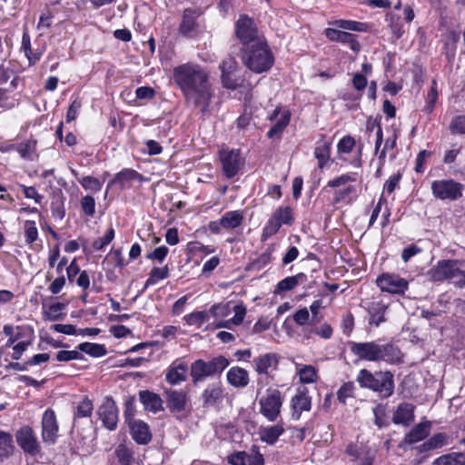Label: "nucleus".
I'll return each mask as SVG.
<instances>
[{
    "label": "nucleus",
    "instance_id": "f257e3e1",
    "mask_svg": "<svg viewBox=\"0 0 465 465\" xmlns=\"http://www.w3.org/2000/svg\"><path fill=\"white\" fill-rule=\"evenodd\" d=\"M173 79L185 99L203 114L208 113L215 96L209 71L196 63H184L173 69Z\"/></svg>",
    "mask_w": 465,
    "mask_h": 465
},
{
    "label": "nucleus",
    "instance_id": "f03ea898",
    "mask_svg": "<svg viewBox=\"0 0 465 465\" xmlns=\"http://www.w3.org/2000/svg\"><path fill=\"white\" fill-rule=\"evenodd\" d=\"M351 352L360 361L397 364L402 361V353L392 342H382L381 340L350 343Z\"/></svg>",
    "mask_w": 465,
    "mask_h": 465
},
{
    "label": "nucleus",
    "instance_id": "7ed1b4c3",
    "mask_svg": "<svg viewBox=\"0 0 465 465\" xmlns=\"http://www.w3.org/2000/svg\"><path fill=\"white\" fill-rule=\"evenodd\" d=\"M242 51L243 64L253 73L266 72L274 63V57L265 40L242 47Z\"/></svg>",
    "mask_w": 465,
    "mask_h": 465
},
{
    "label": "nucleus",
    "instance_id": "20e7f679",
    "mask_svg": "<svg viewBox=\"0 0 465 465\" xmlns=\"http://www.w3.org/2000/svg\"><path fill=\"white\" fill-rule=\"evenodd\" d=\"M356 381L361 388L371 390L379 393L383 398H388L394 391L393 374L391 371H375L361 369Z\"/></svg>",
    "mask_w": 465,
    "mask_h": 465
},
{
    "label": "nucleus",
    "instance_id": "39448f33",
    "mask_svg": "<svg viewBox=\"0 0 465 465\" xmlns=\"http://www.w3.org/2000/svg\"><path fill=\"white\" fill-rule=\"evenodd\" d=\"M229 364L230 361L223 355L214 357L209 361L197 360L191 365L190 374L193 382L196 384L203 381L207 377L220 374Z\"/></svg>",
    "mask_w": 465,
    "mask_h": 465
},
{
    "label": "nucleus",
    "instance_id": "423d86ee",
    "mask_svg": "<svg viewBox=\"0 0 465 465\" xmlns=\"http://www.w3.org/2000/svg\"><path fill=\"white\" fill-rule=\"evenodd\" d=\"M260 413L271 422L277 421L281 416L283 403L282 392L275 388H268L259 399Z\"/></svg>",
    "mask_w": 465,
    "mask_h": 465
},
{
    "label": "nucleus",
    "instance_id": "0eeeda50",
    "mask_svg": "<svg viewBox=\"0 0 465 465\" xmlns=\"http://www.w3.org/2000/svg\"><path fill=\"white\" fill-rule=\"evenodd\" d=\"M234 32L242 47L249 46L264 40L260 36L257 26L252 18L241 15L235 23Z\"/></svg>",
    "mask_w": 465,
    "mask_h": 465
},
{
    "label": "nucleus",
    "instance_id": "6e6552de",
    "mask_svg": "<svg viewBox=\"0 0 465 465\" xmlns=\"http://www.w3.org/2000/svg\"><path fill=\"white\" fill-rule=\"evenodd\" d=\"M166 406L171 413L174 414L176 419L185 420L191 410L188 408V399L185 391L180 390H165Z\"/></svg>",
    "mask_w": 465,
    "mask_h": 465
},
{
    "label": "nucleus",
    "instance_id": "1a4fd4ad",
    "mask_svg": "<svg viewBox=\"0 0 465 465\" xmlns=\"http://www.w3.org/2000/svg\"><path fill=\"white\" fill-rule=\"evenodd\" d=\"M463 189V184L453 179L436 180L431 183L432 194L440 200H458L462 196Z\"/></svg>",
    "mask_w": 465,
    "mask_h": 465
},
{
    "label": "nucleus",
    "instance_id": "9d476101",
    "mask_svg": "<svg viewBox=\"0 0 465 465\" xmlns=\"http://www.w3.org/2000/svg\"><path fill=\"white\" fill-rule=\"evenodd\" d=\"M292 212L289 206L277 208L262 229V239H267L276 234L282 225L292 224Z\"/></svg>",
    "mask_w": 465,
    "mask_h": 465
},
{
    "label": "nucleus",
    "instance_id": "9b49d317",
    "mask_svg": "<svg viewBox=\"0 0 465 465\" xmlns=\"http://www.w3.org/2000/svg\"><path fill=\"white\" fill-rule=\"evenodd\" d=\"M381 292L391 294H403L409 288V282L394 273H382L376 280Z\"/></svg>",
    "mask_w": 465,
    "mask_h": 465
},
{
    "label": "nucleus",
    "instance_id": "f8f14e48",
    "mask_svg": "<svg viewBox=\"0 0 465 465\" xmlns=\"http://www.w3.org/2000/svg\"><path fill=\"white\" fill-rule=\"evenodd\" d=\"M333 25L337 28H327L325 35L329 40L339 43L344 30L353 32H366L368 30L367 24L353 20H336Z\"/></svg>",
    "mask_w": 465,
    "mask_h": 465
},
{
    "label": "nucleus",
    "instance_id": "ddd939ff",
    "mask_svg": "<svg viewBox=\"0 0 465 465\" xmlns=\"http://www.w3.org/2000/svg\"><path fill=\"white\" fill-rule=\"evenodd\" d=\"M220 160L223 172L227 178L234 177L243 165V161L239 150H222L220 152Z\"/></svg>",
    "mask_w": 465,
    "mask_h": 465
},
{
    "label": "nucleus",
    "instance_id": "4468645a",
    "mask_svg": "<svg viewBox=\"0 0 465 465\" xmlns=\"http://www.w3.org/2000/svg\"><path fill=\"white\" fill-rule=\"evenodd\" d=\"M458 260H442L430 268L427 275L432 282L452 280L454 271H457Z\"/></svg>",
    "mask_w": 465,
    "mask_h": 465
},
{
    "label": "nucleus",
    "instance_id": "2eb2a0df",
    "mask_svg": "<svg viewBox=\"0 0 465 465\" xmlns=\"http://www.w3.org/2000/svg\"><path fill=\"white\" fill-rule=\"evenodd\" d=\"M98 415L104 425L110 430H114L117 427L118 422V408L115 401L106 397L98 408Z\"/></svg>",
    "mask_w": 465,
    "mask_h": 465
},
{
    "label": "nucleus",
    "instance_id": "dca6fc26",
    "mask_svg": "<svg viewBox=\"0 0 465 465\" xmlns=\"http://www.w3.org/2000/svg\"><path fill=\"white\" fill-rule=\"evenodd\" d=\"M15 437L17 444L25 452L29 453L31 455H35L39 452L40 445L31 427H22L16 432Z\"/></svg>",
    "mask_w": 465,
    "mask_h": 465
},
{
    "label": "nucleus",
    "instance_id": "f3484780",
    "mask_svg": "<svg viewBox=\"0 0 465 465\" xmlns=\"http://www.w3.org/2000/svg\"><path fill=\"white\" fill-rule=\"evenodd\" d=\"M58 436V423L54 411L47 409L42 417V438L49 444H54Z\"/></svg>",
    "mask_w": 465,
    "mask_h": 465
},
{
    "label": "nucleus",
    "instance_id": "a211bd4d",
    "mask_svg": "<svg viewBox=\"0 0 465 465\" xmlns=\"http://www.w3.org/2000/svg\"><path fill=\"white\" fill-rule=\"evenodd\" d=\"M200 13L192 8H186L183 13L181 24L179 25V33L187 38H193L199 32V24L197 18Z\"/></svg>",
    "mask_w": 465,
    "mask_h": 465
},
{
    "label": "nucleus",
    "instance_id": "6ab92c4d",
    "mask_svg": "<svg viewBox=\"0 0 465 465\" xmlns=\"http://www.w3.org/2000/svg\"><path fill=\"white\" fill-rule=\"evenodd\" d=\"M124 415L133 439L139 444L148 443L152 439L149 426L143 420H131L129 418V407H127V410L124 411Z\"/></svg>",
    "mask_w": 465,
    "mask_h": 465
},
{
    "label": "nucleus",
    "instance_id": "aec40b11",
    "mask_svg": "<svg viewBox=\"0 0 465 465\" xmlns=\"http://www.w3.org/2000/svg\"><path fill=\"white\" fill-rule=\"evenodd\" d=\"M254 370L258 374H269L277 369L279 356L276 353L269 352L261 354L253 360Z\"/></svg>",
    "mask_w": 465,
    "mask_h": 465
},
{
    "label": "nucleus",
    "instance_id": "412c9836",
    "mask_svg": "<svg viewBox=\"0 0 465 465\" xmlns=\"http://www.w3.org/2000/svg\"><path fill=\"white\" fill-rule=\"evenodd\" d=\"M187 364L183 360H175L168 368L165 379L172 384L176 385L186 381Z\"/></svg>",
    "mask_w": 465,
    "mask_h": 465
},
{
    "label": "nucleus",
    "instance_id": "4be33fe9",
    "mask_svg": "<svg viewBox=\"0 0 465 465\" xmlns=\"http://www.w3.org/2000/svg\"><path fill=\"white\" fill-rule=\"evenodd\" d=\"M388 305L381 301H372L368 302L366 311L369 314V324L378 327L386 321L384 315Z\"/></svg>",
    "mask_w": 465,
    "mask_h": 465
},
{
    "label": "nucleus",
    "instance_id": "5701e85b",
    "mask_svg": "<svg viewBox=\"0 0 465 465\" xmlns=\"http://www.w3.org/2000/svg\"><path fill=\"white\" fill-rule=\"evenodd\" d=\"M415 406L409 402H401L393 413L392 421L395 424L409 426L414 420Z\"/></svg>",
    "mask_w": 465,
    "mask_h": 465
},
{
    "label": "nucleus",
    "instance_id": "b1692460",
    "mask_svg": "<svg viewBox=\"0 0 465 465\" xmlns=\"http://www.w3.org/2000/svg\"><path fill=\"white\" fill-rule=\"evenodd\" d=\"M312 407V399L308 395L307 391H299L292 399V414L294 420H299L302 411H308Z\"/></svg>",
    "mask_w": 465,
    "mask_h": 465
},
{
    "label": "nucleus",
    "instance_id": "393cba45",
    "mask_svg": "<svg viewBox=\"0 0 465 465\" xmlns=\"http://www.w3.org/2000/svg\"><path fill=\"white\" fill-rule=\"evenodd\" d=\"M226 379L231 386L238 389L245 388L250 381L248 371L239 366L230 368Z\"/></svg>",
    "mask_w": 465,
    "mask_h": 465
},
{
    "label": "nucleus",
    "instance_id": "a878e982",
    "mask_svg": "<svg viewBox=\"0 0 465 465\" xmlns=\"http://www.w3.org/2000/svg\"><path fill=\"white\" fill-rule=\"evenodd\" d=\"M346 452L352 457L353 465H372L374 461V454L366 449H359L356 446L349 445Z\"/></svg>",
    "mask_w": 465,
    "mask_h": 465
},
{
    "label": "nucleus",
    "instance_id": "bb28decb",
    "mask_svg": "<svg viewBox=\"0 0 465 465\" xmlns=\"http://www.w3.org/2000/svg\"><path fill=\"white\" fill-rule=\"evenodd\" d=\"M140 401L144 409L153 413H156L163 410L162 398L150 391H141L139 392Z\"/></svg>",
    "mask_w": 465,
    "mask_h": 465
},
{
    "label": "nucleus",
    "instance_id": "cd10ccee",
    "mask_svg": "<svg viewBox=\"0 0 465 465\" xmlns=\"http://www.w3.org/2000/svg\"><path fill=\"white\" fill-rule=\"evenodd\" d=\"M431 422L422 421L415 425L405 436L404 441L408 444H413L424 440L430 430Z\"/></svg>",
    "mask_w": 465,
    "mask_h": 465
},
{
    "label": "nucleus",
    "instance_id": "c85d7f7f",
    "mask_svg": "<svg viewBox=\"0 0 465 465\" xmlns=\"http://www.w3.org/2000/svg\"><path fill=\"white\" fill-rule=\"evenodd\" d=\"M284 427L282 423L278 422L273 426L263 427L260 429L259 435L262 441L266 442L269 445L276 443L280 436L284 432Z\"/></svg>",
    "mask_w": 465,
    "mask_h": 465
},
{
    "label": "nucleus",
    "instance_id": "c756f323",
    "mask_svg": "<svg viewBox=\"0 0 465 465\" xmlns=\"http://www.w3.org/2000/svg\"><path fill=\"white\" fill-rule=\"evenodd\" d=\"M244 221V216L242 211H229L226 212L220 218V224L223 225L224 230H234L242 226Z\"/></svg>",
    "mask_w": 465,
    "mask_h": 465
},
{
    "label": "nucleus",
    "instance_id": "7c9ffc66",
    "mask_svg": "<svg viewBox=\"0 0 465 465\" xmlns=\"http://www.w3.org/2000/svg\"><path fill=\"white\" fill-rule=\"evenodd\" d=\"M331 146V143L324 139H321L316 143L314 156L318 160V167L320 169H322L330 160Z\"/></svg>",
    "mask_w": 465,
    "mask_h": 465
},
{
    "label": "nucleus",
    "instance_id": "2f4dec72",
    "mask_svg": "<svg viewBox=\"0 0 465 465\" xmlns=\"http://www.w3.org/2000/svg\"><path fill=\"white\" fill-rule=\"evenodd\" d=\"M307 281L306 274L300 272L293 276H289L280 281L276 287V292H287L294 289L297 285L304 283Z\"/></svg>",
    "mask_w": 465,
    "mask_h": 465
},
{
    "label": "nucleus",
    "instance_id": "473e14b6",
    "mask_svg": "<svg viewBox=\"0 0 465 465\" xmlns=\"http://www.w3.org/2000/svg\"><path fill=\"white\" fill-rule=\"evenodd\" d=\"M203 405H214L223 396V389L219 383H213L206 387L203 392Z\"/></svg>",
    "mask_w": 465,
    "mask_h": 465
},
{
    "label": "nucleus",
    "instance_id": "72a5a7b5",
    "mask_svg": "<svg viewBox=\"0 0 465 465\" xmlns=\"http://www.w3.org/2000/svg\"><path fill=\"white\" fill-rule=\"evenodd\" d=\"M141 174L133 169H124L115 174L114 178L108 183V188L114 184L118 183L121 187L128 185L131 182L139 179Z\"/></svg>",
    "mask_w": 465,
    "mask_h": 465
},
{
    "label": "nucleus",
    "instance_id": "f704fd0d",
    "mask_svg": "<svg viewBox=\"0 0 465 465\" xmlns=\"http://www.w3.org/2000/svg\"><path fill=\"white\" fill-rule=\"evenodd\" d=\"M432 465H465V452H450L437 458Z\"/></svg>",
    "mask_w": 465,
    "mask_h": 465
},
{
    "label": "nucleus",
    "instance_id": "c9c22d12",
    "mask_svg": "<svg viewBox=\"0 0 465 465\" xmlns=\"http://www.w3.org/2000/svg\"><path fill=\"white\" fill-rule=\"evenodd\" d=\"M356 197V188L353 185H348L342 189L336 190L333 195V203H340L346 202L351 203Z\"/></svg>",
    "mask_w": 465,
    "mask_h": 465
},
{
    "label": "nucleus",
    "instance_id": "e433bc0d",
    "mask_svg": "<svg viewBox=\"0 0 465 465\" xmlns=\"http://www.w3.org/2000/svg\"><path fill=\"white\" fill-rule=\"evenodd\" d=\"M13 438L11 434L0 431V460L10 457L14 452Z\"/></svg>",
    "mask_w": 465,
    "mask_h": 465
},
{
    "label": "nucleus",
    "instance_id": "4c0bfd02",
    "mask_svg": "<svg viewBox=\"0 0 465 465\" xmlns=\"http://www.w3.org/2000/svg\"><path fill=\"white\" fill-rule=\"evenodd\" d=\"M297 366V374L302 383H312L317 380V370L312 365Z\"/></svg>",
    "mask_w": 465,
    "mask_h": 465
},
{
    "label": "nucleus",
    "instance_id": "58836bf2",
    "mask_svg": "<svg viewBox=\"0 0 465 465\" xmlns=\"http://www.w3.org/2000/svg\"><path fill=\"white\" fill-rule=\"evenodd\" d=\"M94 405L91 400L84 397L75 406L74 417V419H82L90 417L93 413Z\"/></svg>",
    "mask_w": 465,
    "mask_h": 465
},
{
    "label": "nucleus",
    "instance_id": "ea45409f",
    "mask_svg": "<svg viewBox=\"0 0 465 465\" xmlns=\"http://www.w3.org/2000/svg\"><path fill=\"white\" fill-rule=\"evenodd\" d=\"M356 145L355 139L351 135L342 137L337 144V153L339 159L345 160L344 155L352 152Z\"/></svg>",
    "mask_w": 465,
    "mask_h": 465
},
{
    "label": "nucleus",
    "instance_id": "a19ab883",
    "mask_svg": "<svg viewBox=\"0 0 465 465\" xmlns=\"http://www.w3.org/2000/svg\"><path fill=\"white\" fill-rule=\"evenodd\" d=\"M290 122V114L289 112H284L281 118L277 120V122L270 128L267 133V136L269 138H274L275 136L280 135L285 127L289 124Z\"/></svg>",
    "mask_w": 465,
    "mask_h": 465
},
{
    "label": "nucleus",
    "instance_id": "79ce46f5",
    "mask_svg": "<svg viewBox=\"0 0 465 465\" xmlns=\"http://www.w3.org/2000/svg\"><path fill=\"white\" fill-rule=\"evenodd\" d=\"M78 349L93 357H101L107 352L105 347L98 343L83 342L78 345Z\"/></svg>",
    "mask_w": 465,
    "mask_h": 465
},
{
    "label": "nucleus",
    "instance_id": "37998d69",
    "mask_svg": "<svg viewBox=\"0 0 465 465\" xmlns=\"http://www.w3.org/2000/svg\"><path fill=\"white\" fill-rule=\"evenodd\" d=\"M115 454L122 465H137L133 451L125 445H119L115 450Z\"/></svg>",
    "mask_w": 465,
    "mask_h": 465
},
{
    "label": "nucleus",
    "instance_id": "c03bdc74",
    "mask_svg": "<svg viewBox=\"0 0 465 465\" xmlns=\"http://www.w3.org/2000/svg\"><path fill=\"white\" fill-rule=\"evenodd\" d=\"M232 311L234 312V316L232 319L220 323L218 325L219 327L229 328L231 322L235 325H239L242 322L246 314V307L243 304H237L233 306Z\"/></svg>",
    "mask_w": 465,
    "mask_h": 465
},
{
    "label": "nucleus",
    "instance_id": "a18cd8bd",
    "mask_svg": "<svg viewBox=\"0 0 465 465\" xmlns=\"http://www.w3.org/2000/svg\"><path fill=\"white\" fill-rule=\"evenodd\" d=\"M169 275V269L167 266L163 268L153 267L149 274V278L146 280L145 285H154L159 281L164 280Z\"/></svg>",
    "mask_w": 465,
    "mask_h": 465
},
{
    "label": "nucleus",
    "instance_id": "49530a36",
    "mask_svg": "<svg viewBox=\"0 0 465 465\" xmlns=\"http://www.w3.org/2000/svg\"><path fill=\"white\" fill-rule=\"evenodd\" d=\"M447 444V435L444 433H437L425 441L422 446L425 450H433Z\"/></svg>",
    "mask_w": 465,
    "mask_h": 465
},
{
    "label": "nucleus",
    "instance_id": "de8ad7c7",
    "mask_svg": "<svg viewBox=\"0 0 465 465\" xmlns=\"http://www.w3.org/2000/svg\"><path fill=\"white\" fill-rule=\"evenodd\" d=\"M80 184L88 191L93 193H97L102 189L103 183L95 177L93 176H84L79 179Z\"/></svg>",
    "mask_w": 465,
    "mask_h": 465
},
{
    "label": "nucleus",
    "instance_id": "09e8293b",
    "mask_svg": "<svg viewBox=\"0 0 465 465\" xmlns=\"http://www.w3.org/2000/svg\"><path fill=\"white\" fill-rule=\"evenodd\" d=\"M65 308V305L61 302L51 304L47 311L45 312V317L49 321H57L62 319V311Z\"/></svg>",
    "mask_w": 465,
    "mask_h": 465
},
{
    "label": "nucleus",
    "instance_id": "8fccbe9b",
    "mask_svg": "<svg viewBox=\"0 0 465 465\" xmlns=\"http://www.w3.org/2000/svg\"><path fill=\"white\" fill-rule=\"evenodd\" d=\"M450 131L453 134H465V114L457 115L451 120Z\"/></svg>",
    "mask_w": 465,
    "mask_h": 465
},
{
    "label": "nucleus",
    "instance_id": "3c124183",
    "mask_svg": "<svg viewBox=\"0 0 465 465\" xmlns=\"http://www.w3.org/2000/svg\"><path fill=\"white\" fill-rule=\"evenodd\" d=\"M246 465H264V459L257 446H252L247 453Z\"/></svg>",
    "mask_w": 465,
    "mask_h": 465
},
{
    "label": "nucleus",
    "instance_id": "603ef678",
    "mask_svg": "<svg viewBox=\"0 0 465 465\" xmlns=\"http://www.w3.org/2000/svg\"><path fill=\"white\" fill-rule=\"evenodd\" d=\"M340 43L348 45L349 47L354 52H359L361 49V45L357 39V35L346 32L345 30L341 35Z\"/></svg>",
    "mask_w": 465,
    "mask_h": 465
},
{
    "label": "nucleus",
    "instance_id": "864d4df0",
    "mask_svg": "<svg viewBox=\"0 0 465 465\" xmlns=\"http://www.w3.org/2000/svg\"><path fill=\"white\" fill-rule=\"evenodd\" d=\"M114 238V230L110 227L104 236L96 239L94 243V249L100 251L103 250L107 244H109Z\"/></svg>",
    "mask_w": 465,
    "mask_h": 465
},
{
    "label": "nucleus",
    "instance_id": "5fc2aeb1",
    "mask_svg": "<svg viewBox=\"0 0 465 465\" xmlns=\"http://www.w3.org/2000/svg\"><path fill=\"white\" fill-rule=\"evenodd\" d=\"M25 237L27 243H32L38 237V230L34 221H25Z\"/></svg>",
    "mask_w": 465,
    "mask_h": 465
},
{
    "label": "nucleus",
    "instance_id": "6e6d98bb",
    "mask_svg": "<svg viewBox=\"0 0 465 465\" xmlns=\"http://www.w3.org/2000/svg\"><path fill=\"white\" fill-rule=\"evenodd\" d=\"M354 389L355 387L353 382H345L337 391L338 400L341 402L345 403L348 398L353 396Z\"/></svg>",
    "mask_w": 465,
    "mask_h": 465
},
{
    "label": "nucleus",
    "instance_id": "4d7b16f0",
    "mask_svg": "<svg viewBox=\"0 0 465 465\" xmlns=\"http://www.w3.org/2000/svg\"><path fill=\"white\" fill-rule=\"evenodd\" d=\"M452 281L459 287H465V263L463 262L458 261L457 271H454Z\"/></svg>",
    "mask_w": 465,
    "mask_h": 465
},
{
    "label": "nucleus",
    "instance_id": "13d9d810",
    "mask_svg": "<svg viewBox=\"0 0 465 465\" xmlns=\"http://www.w3.org/2000/svg\"><path fill=\"white\" fill-rule=\"evenodd\" d=\"M356 180L355 175L351 173H345L338 176L332 180H330L327 183V186L331 188H338L340 186L345 185L350 182H354Z\"/></svg>",
    "mask_w": 465,
    "mask_h": 465
},
{
    "label": "nucleus",
    "instance_id": "bf43d9fd",
    "mask_svg": "<svg viewBox=\"0 0 465 465\" xmlns=\"http://www.w3.org/2000/svg\"><path fill=\"white\" fill-rule=\"evenodd\" d=\"M219 67L222 74H232L237 69L238 63L234 57L229 56L220 64Z\"/></svg>",
    "mask_w": 465,
    "mask_h": 465
},
{
    "label": "nucleus",
    "instance_id": "052dcab7",
    "mask_svg": "<svg viewBox=\"0 0 465 465\" xmlns=\"http://www.w3.org/2000/svg\"><path fill=\"white\" fill-rule=\"evenodd\" d=\"M81 207L86 215L93 216L95 213L94 198L90 195L83 197L81 200Z\"/></svg>",
    "mask_w": 465,
    "mask_h": 465
},
{
    "label": "nucleus",
    "instance_id": "680f3d73",
    "mask_svg": "<svg viewBox=\"0 0 465 465\" xmlns=\"http://www.w3.org/2000/svg\"><path fill=\"white\" fill-rule=\"evenodd\" d=\"M437 98H438L437 84H436V81L433 80L430 90L428 93V96H427V104L425 106V110L427 113H430L433 110L434 104L437 101Z\"/></svg>",
    "mask_w": 465,
    "mask_h": 465
},
{
    "label": "nucleus",
    "instance_id": "e2e57ef3",
    "mask_svg": "<svg viewBox=\"0 0 465 465\" xmlns=\"http://www.w3.org/2000/svg\"><path fill=\"white\" fill-rule=\"evenodd\" d=\"M23 193L27 199H33L36 203H41L44 196L36 191L33 186L21 185Z\"/></svg>",
    "mask_w": 465,
    "mask_h": 465
},
{
    "label": "nucleus",
    "instance_id": "0e129e2a",
    "mask_svg": "<svg viewBox=\"0 0 465 465\" xmlns=\"http://www.w3.org/2000/svg\"><path fill=\"white\" fill-rule=\"evenodd\" d=\"M169 252V249L163 245L155 248L152 252L147 254V259L156 260L159 262H162Z\"/></svg>",
    "mask_w": 465,
    "mask_h": 465
},
{
    "label": "nucleus",
    "instance_id": "69168bd1",
    "mask_svg": "<svg viewBox=\"0 0 465 465\" xmlns=\"http://www.w3.org/2000/svg\"><path fill=\"white\" fill-rule=\"evenodd\" d=\"M422 249L416 244H411L403 249L401 252V259L404 262H408L413 256L420 253Z\"/></svg>",
    "mask_w": 465,
    "mask_h": 465
},
{
    "label": "nucleus",
    "instance_id": "338daca9",
    "mask_svg": "<svg viewBox=\"0 0 465 465\" xmlns=\"http://www.w3.org/2000/svg\"><path fill=\"white\" fill-rule=\"evenodd\" d=\"M401 179V174L400 173L393 174L384 183L383 190L387 192L389 194L394 192L395 188L398 186L400 181Z\"/></svg>",
    "mask_w": 465,
    "mask_h": 465
},
{
    "label": "nucleus",
    "instance_id": "774afa93",
    "mask_svg": "<svg viewBox=\"0 0 465 465\" xmlns=\"http://www.w3.org/2000/svg\"><path fill=\"white\" fill-rule=\"evenodd\" d=\"M247 452L238 451L228 457V462L231 465H246Z\"/></svg>",
    "mask_w": 465,
    "mask_h": 465
}]
</instances>
